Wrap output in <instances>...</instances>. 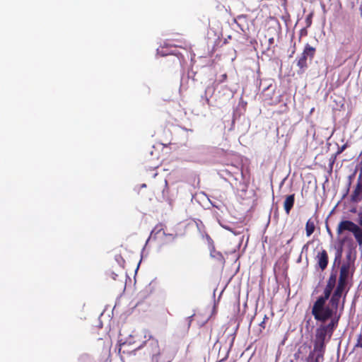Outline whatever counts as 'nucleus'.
Listing matches in <instances>:
<instances>
[{"instance_id": "nucleus-1", "label": "nucleus", "mask_w": 362, "mask_h": 362, "mask_svg": "<svg viewBox=\"0 0 362 362\" xmlns=\"http://www.w3.org/2000/svg\"><path fill=\"white\" fill-rule=\"evenodd\" d=\"M336 284V276L331 275L327 282L323 296L319 297L315 302L312 308V315L317 321L325 322L333 316L332 309L325 306L326 301L331 296L332 291Z\"/></svg>"}, {"instance_id": "nucleus-2", "label": "nucleus", "mask_w": 362, "mask_h": 362, "mask_svg": "<svg viewBox=\"0 0 362 362\" xmlns=\"http://www.w3.org/2000/svg\"><path fill=\"white\" fill-rule=\"evenodd\" d=\"M344 231H349L353 233L358 245L362 247V238L360 235V227L349 220H343L340 221L337 228V235L342 234Z\"/></svg>"}, {"instance_id": "nucleus-3", "label": "nucleus", "mask_w": 362, "mask_h": 362, "mask_svg": "<svg viewBox=\"0 0 362 362\" xmlns=\"http://www.w3.org/2000/svg\"><path fill=\"white\" fill-rule=\"evenodd\" d=\"M355 271V264L343 262L339 269L338 284L346 286L349 280H352Z\"/></svg>"}, {"instance_id": "nucleus-4", "label": "nucleus", "mask_w": 362, "mask_h": 362, "mask_svg": "<svg viewBox=\"0 0 362 362\" xmlns=\"http://www.w3.org/2000/svg\"><path fill=\"white\" fill-rule=\"evenodd\" d=\"M315 52L316 49L315 47L310 46L309 44L305 45L304 49L297 62V66L300 69L298 73L302 74L305 71V70L308 68V58L309 57L310 59L312 60L314 58Z\"/></svg>"}, {"instance_id": "nucleus-5", "label": "nucleus", "mask_w": 362, "mask_h": 362, "mask_svg": "<svg viewBox=\"0 0 362 362\" xmlns=\"http://www.w3.org/2000/svg\"><path fill=\"white\" fill-rule=\"evenodd\" d=\"M346 286L337 284V288L329 300V307L332 309L333 315L337 312L340 298Z\"/></svg>"}, {"instance_id": "nucleus-6", "label": "nucleus", "mask_w": 362, "mask_h": 362, "mask_svg": "<svg viewBox=\"0 0 362 362\" xmlns=\"http://www.w3.org/2000/svg\"><path fill=\"white\" fill-rule=\"evenodd\" d=\"M350 201L352 203H358L362 201V175H359L356 185L353 190L351 196Z\"/></svg>"}, {"instance_id": "nucleus-7", "label": "nucleus", "mask_w": 362, "mask_h": 362, "mask_svg": "<svg viewBox=\"0 0 362 362\" xmlns=\"http://www.w3.org/2000/svg\"><path fill=\"white\" fill-rule=\"evenodd\" d=\"M316 260L317 267L322 271H324L327 268L329 262V257L327 251L325 250H322L319 252L316 256Z\"/></svg>"}, {"instance_id": "nucleus-8", "label": "nucleus", "mask_w": 362, "mask_h": 362, "mask_svg": "<svg viewBox=\"0 0 362 362\" xmlns=\"http://www.w3.org/2000/svg\"><path fill=\"white\" fill-rule=\"evenodd\" d=\"M145 346L151 349L149 354L152 356L159 354V344L158 340L153 338L149 339L145 341Z\"/></svg>"}, {"instance_id": "nucleus-9", "label": "nucleus", "mask_w": 362, "mask_h": 362, "mask_svg": "<svg viewBox=\"0 0 362 362\" xmlns=\"http://www.w3.org/2000/svg\"><path fill=\"white\" fill-rule=\"evenodd\" d=\"M325 351V342L315 340L314 349L311 352H314V354H316L317 358H324Z\"/></svg>"}, {"instance_id": "nucleus-10", "label": "nucleus", "mask_w": 362, "mask_h": 362, "mask_svg": "<svg viewBox=\"0 0 362 362\" xmlns=\"http://www.w3.org/2000/svg\"><path fill=\"white\" fill-rule=\"evenodd\" d=\"M327 334L329 336V332L323 325H321L316 329L315 340L325 342Z\"/></svg>"}, {"instance_id": "nucleus-11", "label": "nucleus", "mask_w": 362, "mask_h": 362, "mask_svg": "<svg viewBox=\"0 0 362 362\" xmlns=\"http://www.w3.org/2000/svg\"><path fill=\"white\" fill-rule=\"evenodd\" d=\"M295 202V194H292L288 195L284 202V209L287 215H288L291 212V210L293 207Z\"/></svg>"}, {"instance_id": "nucleus-12", "label": "nucleus", "mask_w": 362, "mask_h": 362, "mask_svg": "<svg viewBox=\"0 0 362 362\" xmlns=\"http://www.w3.org/2000/svg\"><path fill=\"white\" fill-rule=\"evenodd\" d=\"M356 259V247L351 246L349 247L346 253V257L344 262L355 264Z\"/></svg>"}, {"instance_id": "nucleus-13", "label": "nucleus", "mask_w": 362, "mask_h": 362, "mask_svg": "<svg viewBox=\"0 0 362 362\" xmlns=\"http://www.w3.org/2000/svg\"><path fill=\"white\" fill-rule=\"evenodd\" d=\"M315 229V221L313 220H312V218L308 219L305 224L306 235L308 237H310L314 233Z\"/></svg>"}, {"instance_id": "nucleus-14", "label": "nucleus", "mask_w": 362, "mask_h": 362, "mask_svg": "<svg viewBox=\"0 0 362 362\" xmlns=\"http://www.w3.org/2000/svg\"><path fill=\"white\" fill-rule=\"evenodd\" d=\"M339 318L337 319H332V321L327 325H323L329 332V337L333 334L334 328L338 325Z\"/></svg>"}, {"instance_id": "nucleus-15", "label": "nucleus", "mask_w": 362, "mask_h": 362, "mask_svg": "<svg viewBox=\"0 0 362 362\" xmlns=\"http://www.w3.org/2000/svg\"><path fill=\"white\" fill-rule=\"evenodd\" d=\"M324 361V358H317L316 354H314V352H310L306 361L307 362H322Z\"/></svg>"}, {"instance_id": "nucleus-16", "label": "nucleus", "mask_w": 362, "mask_h": 362, "mask_svg": "<svg viewBox=\"0 0 362 362\" xmlns=\"http://www.w3.org/2000/svg\"><path fill=\"white\" fill-rule=\"evenodd\" d=\"M354 39V35L352 32L348 33L347 36H345L344 40L341 41L342 45H349L350 44Z\"/></svg>"}, {"instance_id": "nucleus-17", "label": "nucleus", "mask_w": 362, "mask_h": 362, "mask_svg": "<svg viewBox=\"0 0 362 362\" xmlns=\"http://www.w3.org/2000/svg\"><path fill=\"white\" fill-rule=\"evenodd\" d=\"M313 16V13H310L306 16L305 20V24H306V28H309L312 25Z\"/></svg>"}, {"instance_id": "nucleus-18", "label": "nucleus", "mask_w": 362, "mask_h": 362, "mask_svg": "<svg viewBox=\"0 0 362 362\" xmlns=\"http://www.w3.org/2000/svg\"><path fill=\"white\" fill-rule=\"evenodd\" d=\"M354 348H362V334H360L357 337L356 343L354 345Z\"/></svg>"}, {"instance_id": "nucleus-19", "label": "nucleus", "mask_w": 362, "mask_h": 362, "mask_svg": "<svg viewBox=\"0 0 362 362\" xmlns=\"http://www.w3.org/2000/svg\"><path fill=\"white\" fill-rule=\"evenodd\" d=\"M346 147H347L346 144L342 145L340 148H339V149L337 151V154L341 153L346 148Z\"/></svg>"}, {"instance_id": "nucleus-20", "label": "nucleus", "mask_w": 362, "mask_h": 362, "mask_svg": "<svg viewBox=\"0 0 362 362\" xmlns=\"http://www.w3.org/2000/svg\"><path fill=\"white\" fill-rule=\"evenodd\" d=\"M341 252H342V249L341 248L340 250H339L336 254V256H335V260L337 259H339L340 260L341 257Z\"/></svg>"}, {"instance_id": "nucleus-21", "label": "nucleus", "mask_w": 362, "mask_h": 362, "mask_svg": "<svg viewBox=\"0 0 362 362\" xmlns=\"http://www.w3.org/2000/svg\"><path fill=\"white\" fill-rule=\"evenodd\" d=\"M259 326H260L261 327H262L263 329H264V328H265V322H264V320H263L262 322H261V323L259 324Z\"/></svg>"}, {"instance_id": "nucleus-22", "label": "nucleus", "mask_w": 362, "mask_h": 362, "mask_svg": "<svg viewBox=\"0 0 362 362\" xmlns=\"http://www.w3.org/2000/svg\"><path fill=\"white\" fill-rule=\"evenodd\" d=\"M221 77H222V80H221V81H225V80L227 78V74H223V75L221 76Z\"/></svg>"}, {"instance_id": "nucleus-23", "label": "nucleus", "mask_w": 362, "mask_h": 362, "mask_svg": "<svg viewBox=\"0 0 362 362\" xmlns=\"http://www.w3.org/2000/svg\"><path fill=\"white\" fill-rule=\"evenodd\" d=\"M117 274H114V273H112V274H111V277H112V279L116 280V277H117Z\"/></svg>"}, {"instance_id": "nucleus-24", "label": "nucleus", "mask_w": 362, "mask_h": 362, "mask_svg": "<svg viewBox=\"0 0 362 362\" xmlns=\"http://www.w3.org/2000/svg\"><path fill=\"white\" fill-rule=\"evenodd\" d=\"M126 345V343H123V344H121L119 346V353L120 354L121 353V351H122V346H125Z\"/></svg>"}, {"instance_id": "nucleus-25", "label": "nucleus", "mask_w": 362, "mask_h": 362, "mask_svg": "<svg viewBox=\"0 0 362 362\" xmlns=\"http://www.w3.org/2000/svg\"><path fill=\"white\" fill-rule=\"evenodd\" d=\"M350 211H351V213H356V208H354V209H351V210H350Z\"/></svg>"}, {"instance_id": "nucleus-26", "label": "nucleus", "mask_w": 362, "mask_h": 362, "mask_svg": "<svg viewBox=\"0 0 362 362\" xmlns=\"http://www.w3.org/2000/svg\"><path fill=\"white\" fill-rule=\"evenodd\" d=\"M327 232H328V233H331V230L329 228V227H328V226L327 227Z\"/></svg>"}, {"instance_id": "nucleus-27", "label": "nucleus", "mask_w": 362, "mask_h": 362, "mask_svg": "<svg viewBox=\"0 0 362 362\" xmlns=\"http://www.w3.org/2000/svg\"><path fill=\"white\" fill-rule=\"evenodd\" d=\"M267 319H268V317H267V316L265 315L263 320H264V322H265V321H266V320H267Z\"/></svg>"}, {"instance_id": "nucleus-28", "label": "nucleus", "mask_w": 362, "mask_h": 362, "mask_svg": "<svg viewBox=\"0 0 362 362\" xmlns=\"http://www.w3.org/2000/svg\"><path fill=\"white\" fill-rule=\"evenodd\" d=\"M348 192H349V188L346 189V194L344 195V197H345L348 194Z\"/></svg>"}, {"instance_id": "nucleus-29", "label": "nucleus", "mask_w": 362, "mask_h": 362, "mask_svg": "<svg viewBox=\"0 0 362 362\" xmlns=\"http://www.w3.org/2000/svg\"><path fill=\"white\" fill-rule=\"evenodd\" d=\"M348 291H349V289H348L347 291H346V293H345V294H344V298H345V297H346V293H348Z\"/></svg>"}, {"instance_id": "nucleus-30", "label": "nucleus", "mask_w": 362, "mask_h": 362, "mask_svg": "<svg viewBox=\"0 0 362 362\" xmlns=\"http://www.w3.org/2000/svg\"><path fill=\"white\" fill-rule=\"evenodd\" d=\"M84 358H88V356H86V357H81V360H83V359H85Z\"/></svg>"}, {"instance_id": "nucleus-31", "label": "nucleus", "mask_w": 362, "mask_h": 362, "mask_svg": "<svg viewBox=\"0 0 362 362\" xmlns=\"http://www.w3.org/2000/svg\"><path fill=\"white\" fill-rule=\"evenodd\" d=\"M301 32H303V34L307 33V31L303 32V30H301Z\"/></svg>"}, {"instance_id": "nucleus-32", "label": "nucleus", "mask_w": 362, "mask_h": 362, "mask_svg": "<svg viewBox=\"0 0 362 362\" xmlns=\"http://www.w3.org/2000/svg\"><path fill=\"white\" fill-rule=\"evenodd\" d=\"M301 32H303V34L307 33V31L303 32V30H301Z\"/></svg>"}, {"instance_id": "nucleus-33", "label": "nucleus", "mask_w": 362, "mask_h": 362, "mask_svg": "<svg viewBox=\"0 0 362 362\" xmlns=\"http://www.w3.org/2000/svg\"><path fill=\"white\" fill-rule=\"evenodd\" d=\"M301 32H303V34L307 33V31L303 32V30H301Z\"/></svg>"}, {"instance_id": "nucleus-34", "label": "nucleus", "mask_w": 362, "mask_h": 362, "mask_svg": "<svg viewBox=\"0 0 362 362\" xmlns=\"http://www.w3.org/2000/svg\"><path fill=\"white\" fill-rule=\"evenodd\" d=\"M206 102H207V103H209V98H206Z\"/></svg>"}]
</instances>
